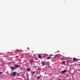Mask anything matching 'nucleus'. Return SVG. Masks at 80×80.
I'll return each instance as SVG.
<instances>
[{
	"instance_id": "nucleus-17",
	"label": "nucleus",
	"mask_w": 80,
	"mask_h": 80,
	"mask_svg": "<svg viewBox=\"0 0 80 80\" xmlns=\"http://www.w3.org/2000/svg\"><path fill=\"white\" fill-rule=\"evenodd\" d=\"M18 75H19V73L18 74Z\"/></svg>"
},
{
	"instance_id": "nucleus-7",
	"label": "nucleus",
	"mask_w": 80,
	"mask_h": 80,
	"mask_svg": "<svg viewBox=\"0 0 80 80\" xmlns=\"http://www.w3.org/2000/svg\"><path fill=\"white\" fill-rule=\"evenodd\" d=\"M38 57L39 58H40L41 59H42V58L41 57H42V56L40 55H38Z\"/></svg>"
},
{
	"instance_id": "nucleus-18",
	"label": "nucleus",
	"mask_w": 80,
	"mask_h": 80,
	"mask_svg": "<svg viewBox=\"0 0 80 80\" xmlns=\"http://www.w3.org/2000/svg\"><path fill=\"white\" fill-rule=\"evenodd\" d=\"M27 80H29V79H27Z\"/></svg>"
},
{
	"instance_id": "nucleus-9",
	"label": "nucleus",
	"mask_w": 80,
	"mask_h": 80,
	"mask_svg": "<svg viewBox=\"0 0 80 80\" xmlns=\"http://www.w3.org/2000/svg\"><path fill=\"white\" fill-rule=\"evenodd\" d=\"M40 78H41L40 76H38L37 77V79H38V80H39V79Z\"/></svg>"
},
{
	"instance_id": "nucleus-2",
	"label": "nucleus",
	"mask_w": 80,
	"mask_h": 80,
	"mask_svg": "<svg viewBox=\"0 0 80 80\" xmlns=\"http://www.w3.org/2000/svg\"><path fill=\"white\" fill-rule=\"evenodd\" d=\"M66 72H67V69H65V70H64L63 71L61 72V73L63 74V73H66Z\"/></svg>"
},
{
	"instance_id": "nucleus-14",
	"label": "nucleus",
	"mask_w": 80,
	"mask_h": 80,
	"mask_svg": "<svg viewBox=\"0 0 80 80\" xmlns=\"http://www.w3.org/2000/svg\"><path fill=\"white\" fill-rule=\"evenodd\" d=\"M35 73V72H33L32 73V74H34V73Z\"/></svg>"
},
{
	"instance_id": "nucleus-5",
	"label": "nucleus",
	"mask_w": 80,
	"mask_h": 80,
	"mask_svg": "<svg viewBox=\"0 0 80 80\" xmlns=\"http://www.w3.org/2000/svg\"><path fill=\"white\" fill-rule=\"evenodd\" d=\"M52 58V57H47V60H49L50 59H51Z\"/></svg>"
},
{
	"instance_id": "nucleus-1",
	"label": "nucleus",
	"mask_w": 80,
	"mask_h": 80,
	"mask_svg": "<svg viewBox=\"0 0 80 80\" xmlns=\"http://www.w3.org/2000/svg\"><path fill=\"white\" fill-rule=\"evenodd\" d=\"M16 75H17V73L16 72H14L13 73L11 74V76H13V77H15Z\"/></svg>"
},
{
	"instance_id": "nucleus-13",
	"label": "nucleus",
	"mask_w": 80,
	"mask_h": 80,
	"mask_svg": "<svg viewBox=\"0 0 80 80\" xmlns=\"http://www.w3.org/2000/svg\"><path fill=\"white\" fill-rule=\"evenodd\" d=\"M63 59V58H61V59H60V60H62Z\"/></svg>"
},
{
	"instance_id": "nucleus-6",
	"label": "nucleus",
	"mask_w": 80,
	"mask_h": 80,
	"mask_svg": "<svg viewBox=\"0 0 80 80\" xmlns=\"http://www.w3.org/2000/svg\"><path fill=\"white\" fill-rule=\"evenodd\" d=\"M42 63V66H44L45 65L44 64L45 63V62H43V61H42L41 62Z\"/></svg>"
},
{
	"instance_id": "nucleus-15",
	"label": "nucleus",
	"mask_w": 80,
	"mask_h": 80,
	"mask_svg": "<svg viewBox=\"0 0 80 80\" xmlns=\"http://www.w3.org/2000/svg\"><path fill=\"white\" fill-rule=\"evenodd\" d=\"M2 72H0V74H2Z\"/></svg>"
},
{
	"instance_id": "nucleus-20",
	"label": "nucleus",
	"mask_w": 80,
	"mask_h": 80,
	"mask_svg": "<svg viewBox=\"0 0 80 80\" xmlns=\"http://www.w3.org/2000/svg\"><path fill=\"white\" fill-rule=\"evenodd\" d=\"M17 57V56H16V57Z\"/></svg>"
},
{
	"instance_id": "nucleus-8",
	"label": "nucleus",
	"mask_w": 80,
	"mask_h": 80,
	"mask_svg": "<svg viewBox=\"0 0 80 80\" xmlns=\"http://www.w3.org/2000/svg\"><path fill=\"white\" fill-rule=\"evenodd\" d=\"M27 70L28 71V72H30V68H28Z\"/></svg>"
},
{
	"instance_id": "nucleus-3",
	"label": "nucleus",
	"mask_w": 80,
	"mask_h": 80,
	"mask_svg": "<svg viewBox=\"0 0 80 80\" xmlns=\"http://www.w3.org/2000/svg\"><path fill=\"white\" fill-rule=\"evenodd\" d=\"M10 68L11 69V70H15V67H10Z\"/></svg>"
},
{
	"instance_id": "nucleus-10",
	"label": "nucleus",
	"mask_w": 80,
	"mask_h": 80,
	"mask_svg": "<svg viewBox=\"0 0 80 80\" xmlns=\"http://www.w3.org/2000/svg\"><path fill=\"white\" fill-rule=\"evenodd\" d=\"M73 60L74 61H77V59L75 58H73Z\"/></svg>"
},
{
	"instance_id": "nucleus-19",
	"label": "nucleus",
	"mask_w": 80,
	"mask_h": 80,
	"mask_svg": "<svg viewBox=\"0 0 80 80\" xmlns=\"http://www.w3.org/2000/svg\"><path fill=\"white\" fill-rule=\"evenodd\" d=\"M50 55V56H52V55Z\"/></svg>"
},
{
	"instance_id": "nucleus-4",
	"label": "nucleus",
	"mask_w": 80,
	"mask_h": 80,
	"mask_svg": "<svg viewBox=\"0 0 80 80\" xmlns=\"http://www.w3.org/2000/svg\"><path fill=\"white\" fill-rule=\"evenodd\" d=\"M19 67H20V66H19L18 65H15V67L16 69V68Z\"/></svg>"
},
{
	"instance_id": "nucleus-16",
	"label": "nucleus",
	"mask_w": 80,
	"mask_h": 80,
	"mask_svg": "<svg viewBox=\"0 0 80 80\" xmlns=\"http://www.w3.org/2000/svg\"><path fill=\"white\" fill-rule=\"evenodd\" d=\"M78 65H79L80 66V64H78Z\"/></svg>"
},
{
	"instance_id": "nucleus-12",
	"label": "nucleus",
	"mask_w": 80,
	"mask_h": 80,
	"mask_svg": "<svg viewBox=\"0 0 80 80\" xmlns=\"http://www.w3.org/2000/svg\"><path fill=\"white\" fill-rule=\"evenodd\" d=\"M30 62L31 63H32V62H33V60H30Z\"/></svg>"
},
{
	"instance_id": "nucleus-11",
	"label": "nucleus",
	"mask_w": 80,
	"mask_h": 80,
	"mask_svg": "<svg viewBox=\"0 0 80 80\" xmlns=\"http://www.w3.org/2000/svg\"><path fill=\"white\" fill-rule=\"evenodd\" d=\"M62 63L64 65H65V61H63Z\"/></svg>"
}]
</instances>
